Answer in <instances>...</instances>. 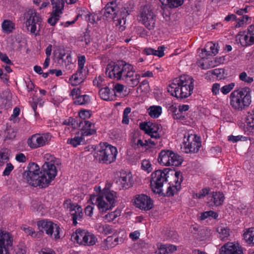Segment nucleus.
Returning a JSON list of instances; mask_svg holds the SVG:
<instances>
[{
    "label": "nucleus",
    "instance_id": "obj_1",
    "mask_svg": "<svg viewBox=\"0 0 254 254\" xmlns=\"http://www.w3.org/2000/svg\"><path fill=\"white\" fill-rule=\"evenodd\" d=\"M194 79L188 75H183L174 79L168 88L172 96L179 99H185L191 95L194 87Z\"/></svg>",
    "mask_w": 254,
    "mask_h": 254
},
{
    "label": "nucleus",
    "instance_id": "obj_2",
    "mask_svg": "<svg viewBox=\"0 0 254 254\" xmlns=\"http://www.w3.org/2000/svg\"><path fill=\"white\" fill-rule=\"evenodd\" d=\"M45 163L42 167L40 174V187L45 188L50 185L57 175L56 165H59V160L54 156L46 154L44 156Z\"/></svg>",
    "mask_w": 254,
    "mask_h": 254
},
{
    "label": "nucleus",
    "instance_id": "obj_3",
    "mask_svg": "<svg viewBox=\"0 0 254 254\" xmlns=\"http://www.w3.org/2000/svg\"><path fill=\"white\" fill-rule=\"evenodd\" d=\"M251 90L249 87H244L233 91L230 95V105L236 111H242L251 104Z\"/></svg>",
    "mask_w": 254,
    "mask_h": 254
},
{
    "label": "nucleus",
    "instance_id": "obj_4",
    "mask_svg": "<svg viewBox=\"0 0 254 254\" xmlns=\"http://www.w3.org/2000/svg\"><path fill=\"white\" fill-rule=\"evenodd\" d=\"M95 198L100 211L105 212L115 206L117 199V193L113 190L105 189L102 196L97 197L95 195L91 196L90 200L92 201Z\"/></svg>",
    "mask_w": 254,
    "mask_h": 254
},
{
    "label": "nucleus",
    "instance_id": "obj_5",
    "mask_svg": "<svg viewBox=\"0 0 254 254\" xmlns=\"http://www.w3.org/2000/svg\"><path fill=\"white\" fill-rule=\"evenodd\" d=\"M118 151L115 147L104 143L94 153L95 159L101 163L110 164L116 159Z\"/></svg>",
    "mask_w": 254,
    "mask_h": 254
},
{
    "label": "nucleus",
    "instance_id": "obj_6",
    "mask_svg": "<svg viewBox=\"0 0 254 254\" xmlns=\"http://www.w3.org/2000/svg\"><path fill=\"white\" fill-rule=\"evenodd\" d=\"M170 172H174L169 168H165L163 170H158L152 173L150 186L154 193L163 194L162 188L164 183L167 182Z\"/></svg>",
    "mask_w": 254,
    "mask_h": 254
},
{
    "label": "nucleus",
    "instance_id": "obj_7",
    "mask_svg": "<svg viewBox=\"0 0 254 254\" xmlns=\"http://www.w3.org/2000/svg\"><path fill=\"white\" fill-rule=\"evenodd\" d=\"M43 19L39 13L35 10L30 9L27 12L26 27L31 34L35 36L40 35V31L43 26Z\"/></svg>",
    "mask_w": 254,
    "mask_h": 254
},
{
    "label": "nucleus",
    "instance_id": "obj_8",
    "mask_svg": "<svg viewBox=\"0 0 254 254\" xmlns=\"http://www.w3.org/2000/svg\"><path fill=\"white\" fill-rule=\"evenodd\" d=\"M130 64L124 61L118 62L116 64H109L106 68V74L111 78L122 80Z\"/></svg>",
    "mask_w": 254,
    "mask_h": 254
},
{
    "label": "nucleus",
    "instance_id": "obj_9",
    "mask_svg": "<svg viewBox=\"0 0 254 254\" xmlns=\"http://www.w3.org/2000/svg\"><path fill=\"white\" fill-rule=\"evenodd\" d=\"M39 166L32 162L29 164L27 169L24 172L23 176L27 182L33 187H40V174Z\"/></svg>",
    "mask_w": 254,
    "mask_h": 254
},
{
    "label": "nucleus",
    "instance_id": "obj_10",
    "mask_svg": "<svg viewBox=\"0 0 254 254\" xmlns=\"http://www.w3.org/2000/svg\"><path fill=\"white\" fill-rule=\"evenodd\" d=\"M139 20L148 30H153L155 25V15L151 6L144 5L141 7Z\"/></svg>",
    "mask_w": 254,
    "mask_h": 254
},
{
    "label": "nucleus",
    "instance_id": "obj_11",
    "mask_svg": "<svg viewBox=\"0 0 254 254\" xmlns=\"http://www.w3.org/2000/svg\"><path fill=\"white\" fill-rule=\"evenodd\" d=\"M37 226L40 230H44L47 235L50 236H52L53 235L55 240L60 239V232L61 230L57 224L52 221L43 220L37 222Z\"/></svg>",
    "mask_w": 254,
    "mask_h": 254
},
{
    "label": "nucleus",
    "instance_id": "obj_12",
    "mask_svg": "<svg viewBox=\"0 0 254 254\" xmlns=\"http://www.w3.org/2000/svg\"><path fill=\"white\" fill-rule=\"evenodd\" d=\"M85 63V58L84 56L78 57V68L75 73L73 74L69 78L71 84L73 86H76L83 81L86 76V71L84 68Z\"/></svg>",
    "mask_w": 254,
    "mask_h": 254
},
{
    "label": "nucleus",
    "instance_id": "obj_13",
    "mask_svg": "<svg viewBox=\"0 0 254 254\" xmlns=\"http://www.w3.org/2000/svg\"><path fill=\"white\" fill-rule=\"evenodd\" d=\"M201 146L200 138L195 135H189L184 140V146L182 148L186 153L197 152Z\"/></svg>",
    "mask_w": 254,
    "mask_h": 254
},
{
    "label": "nucleus",
    "instance_id": "obj_14",
    "mask_svg": "<svg viewBox=\"0 0 254 254\" xmlns=\"http://www.w3.org/2000/svg\"><path fill=\"white\" fill-rule=\"evenodd\" d=\"M86 127L83 128L84 126L82 127L81 136H75L74 137L67 140V143L71 144L73 147H76L79 145L81 142L83 141V136H88L94 134L96 130L92 128V124L89 121H84Z\"/></svg>",
    "mask_w": 254,
    "mask_h": 254
},
{
    "label": "nucleus",
    "instance_id": "obj_15",
    "mask_svg": "<svg viewBox=\"0 0 254 254\" xmlns=\"http://www.w3.org/2000/svg\"><path fill=\"white\" fill-rule=\"evenodd\" d=\"M11 235L0 228V254H9V248L12 246Z\"/></svg>",
    "mask_w": 254,
    "mask_h": 254
},
{
    "label": "nucleus",
    "instance_id": "obj_16",
    "mask_svg": "<svg viewBox=\"0 0 254 254\" xmlns=\"http://www.w3.org/2000/svg\"><path fill=\"white\" fill-rule=\"evenodd\" d=\"M51 135L48 133L42 135L35 134L28 138L27 144L32 148H37L45 145L51 140Z\"/></svg>",
    "mask_w": 254,
    "mask_h": 254
},
{
    "label": "nucleus",
    "instance_id": "obj_17",
    "mask_svg": "<svg viewBox=\"0 0 254 254\" xmlns=\"http://www.w3.org/2000/svg\"><path fill=\"white\" fill-rule=\"evenodd\" d=\"M134 204L136 207L145 211L150 210L153 206V200L149 196L144 194L136 195Z\"/></svg>",
    "mask_w": 254,
    "mask_h": 254
},
{
    "label": "nucleus",
    "instance_id": "obj_18",
    "mask_svg": "<svg viewBox=\"0 0 254 254\" xmlns=\"http://www.w3.org/2000/svg\"><path fill=\"white\" fill-rule=\"evenodd\" d=\"M134 72L133 66L130 64L122 79L128 86L132 87L137 85L140 77L138 74H134Z\"/></svg>",
    "mask_w": 254,
    "mask_h": 254
},
{
    "label": "nucleus",
    "instance_id": "obj_19",
    "mask_svg": "<svg viewBox=\"0 0 254 254\" xmlns=\"http://www.w3.org/2000/svg\"><path fill=\"white\" fill-rule=\"evenodd\" d=\"M119 9L116 0L108 3L105 7L102 10V12H104L103 15L106 17L107 20H115L117 17Z\"/></svg>",
    "mask_w": 254,
    "mask_h": 254
},
{
    "label": "nucleus",
    "instance_id": "obj_20",
    "mask_svg": "<svg viewBox=\"0 0 254 254\" xmlns=\"http://www.w3.org/2000/svg\"><path fill=\"white\" fill-rule=\"evenodd\" d=\"M67 208L69 209V213L72 216V220L73 225L77 224V221H81L83 213L82 207L75 203H69L67 204Z\"/></svg>",
    "mask_w": 254,
    "mask_h": 254
},
{
    "label": "nucleus",
    "instance_id": "obj_21",
    "mask_svg": "<svg viewBox=\"0 0 254 254\" xmlns=\"http://www.w3.org/2000/svg\"><path fill=\"white\" fill-rule=\"evenodd\" d=\"M219 254H244L243 249L238 244L228 243L223 245L219 250Z\"/></svg>",
    "mask_w": 254,
    "mask_h": 254
},
{
    "label": "nucleus",
    "instance_id": "obj_22",
    "mask_svg": "<svg viewBox=\"0 0 254 254\" xmlns=\"http://www.w3.org/2000/svg\"><path fill=\"white\" fill-rule=\"evenodd\" d=\"M252 37L248 31H241L236 37L237 43H240L243 47L251 46L254 44L253 40H251Z\"/></svg>",
    "mask_w": 254,
    "mask_h": 254
},
{
    "label": "nucleus",
    "instance_id": "obj_23",
    "mask_svg": "<svg viewBox=\"0 0 254 254\" xmlns=\"http://www.w3.org/2000/svg\"><path fill=\"white\" fill-rule=\"evenodd\" d=\"M120 189H127L132 186V178L130 173H123L117 181Z\"/></svg>",
    "mask_w": 254,
    "mask_h": 254
},
{
    "label": "nucleus",
    "instance_id": "obj_24",
    "mask_svg": "<svg viewBox=\"0 0 254 254\" xmlns=\"http://www.w3.org/2000/svg\"><path fill=\"white\" fill-rule=\"evenodd\" d=\"M12 94L9 90H5L0 93V106L5 109L12 106Z\"/></svg>",
    "mask_w": 254,
    "mask_h": 254
},
{
    "label": "nucleus",
    "instance_id": "obj_25",
    "mask_svg": "<svg viewBox=\"0 0 254 254\" xmlns=\"http://www.w3.org/2000/svg\"><path fill=\"white\" fill-rule=\"evenodd\" d=\"M207 203L210 206H219L221 205L224 199V194L220 192H213L211 195L208 198Z\"/></svg>",
    "mask_w": 254,
    "mask_h": 254
},
{
    "label": "nucleus",
    "instance_id": "obj_26",
    "mask_svg": "<svg viewBox=\"0 0 254 254\" xmlns=\"http://www.w3.org/2000/svg\"><path fill=\"white\" fill-rule=\"evenodd\" d=\"M243 232L245 242L249 246L254 247V227L245 228Z\"/></svg>",
    "mask_w": 254,
    "mask_h": 254
},
{
    "label": "nucleus",
    "instance_id": "obj_27",
    "mask_svg": "<svg viewBox=\"0 0 254 254\" xmlns=\"http://www.w3.org/2000/svg\"><path fill=\"white\" fill-rule=\"evenodd\" d=\"M171 150H162L159 153L158 158V162L164 166H170V157Z\"/></svg>",
    "mask_w": 254,
    "mask_h": 254
},
{
    "label": "nucleus",
    "instance_id": "obj_28",
    "mask_svg": "<svg viewBox=\"0 0 254 254\" xmlns=\"http://www.w3.org/2000/svg\"><path fill=\"white\" fill-rule=\"evenodd\" d=\"M118 240V237L114 238L112 236L108 237L101 243L100 247L103 250H109L115 247L117 245Z\"/></svg>",
    "mask_w": 254,
    "mask_h": 254
},
{
    "label": "nucleus",
    "instance_id": "obj_29",
    "mask_svg": "<svg viewBox=\"0 0 254 254\" xmlns=\"http://www.w3.org/2000/svg\"><path fill=\"white\" fill-rule=\"evenodd\" d=\"M165 49L164 46H159L157 50L148 48L144 50L143 53L146 55H153L161 58L164 55V51Z\"/></svg>",
    "mask_w": 254,
    "mask_h": 254
},
{
    "label": "nucleus",
    "instance_id": "obj_30",
    "mask_svg": "<svg viewBox=\"0 0 254 254\" xmlns=\"http://www.w3.org/2000/svg\"><path fill=\"white\" fill-rule=\"evenodd\" d=\"M79 116L80 119L77 120V126L82 128V127L84 126L83 128H85L86 126L84 123L86 119H88L91 116V113L89 111L83 110L81 111L79 113Z\"/></svg>",
    "mask_w": 254,
    "mask_h": 254
},
{
    "label": "nucleus",
    "instance_id": "obj_31",
    "mask_svg": "<svg viewBox=\"0 0 254 254\" xmlns=\"http://www.w3.org/2000/svg\"><path fill=\"white\" fill-rule=\"evenodd\" d=\"M52 5L53 12L62 14L64 6V0H51Z\"/></svg>",
    "mask_w": 254,
    "mask_h": 254
},
{
    "label": "nucleus",
    "instance_id": "obj_32",
    "mask_svg": "<svg viewBox=\"0 0 254 254\" xmlns=\"http://www.w3.org/2000/svg\"><path fill=\"white\" fill-rule=\"evenodd\" d=\"M84 230H77L75 233H73L71 235V240L74 242H76L77 244L82 245L84 239V235L86 234Z\"/></svg>",
    "mask_w": 254,
    "mask_h": 254
},
{
    "label": "nucleus",
    "instance_id": "obj_33",
    "mask_svg": "<svg viewBox=\"0 0 254 254\" xmlns=\"http://www.w3.org/2000/svg\"><path fill=\"white\" fill-rule=\"evenodd\" d=\"M214 75L217 78L222 79L226 78L227 74L225 73V70L223 68H216L208 71L205 74L206 77Z\"/></svg>",
    "mask_w": 254,
    "mask_h": 254
},
{
    "label": "nucleus",
    "instance_id": "obj_34",
    "mask_svg": "<svg viewBox=\"0 0 254 254\" xmlns=\"http://www.w3.org/2000/svg\"><path fill=\"white\" fill-rule=\"evenodd\" d=\"M183 161V159L182 156L171 151L170 157V166H179L182 164Z\"/></svg>",
    "mask_w": 254,
    "mask_h": 254
},
{
    "label": "nucleus",
    "instance_id": "obj_35",
    "mask_svg": "<svg viewBox=\"0 0 254 254\" xmlns=\"http://www.w3.org/2000/svg\"><path fill=\"white\" fill-rule=\"evenodd\" d=\"M217 45L212 42H208L205 48L202 49V52H206V55H210L211 54L216 55L218 53Z\"/></svg>",
    "mask_w": 254,
    "mask_h": 254
},
{
    "label": "nucleus",
    "instance_id": "obj_36",
    "mask_svg": "<svg viewBox=\"0 0 254 254\" xmlns=\"http://www.w3.org/2000/svg\"><path fill=\"white\" fill-rule=\"evenodd\" d=\"M247 8L246 7L244 8L239 9L235 11L237 14L242 16V17L239 18L240 21L236 25V26H238L239 27L241 24H243L248 20L249 18V16L246 15H244L245 13L247 12Z\"/></svg>",
    "mask_w": 254,
    "mask_h": 254
},
{
    "label": "nucleus",
    "instance_id": "obj_37",
    "mask_svg": "<svg viewBox=\"0 0 254 254\" xmlns=\"http://www.w3.org/2000/svg\"><path fill=\"white\" fill-rule=\"evenodd\" d=\"M96 241L97 239L93 234L86 232L82 245L93 246L95 244Z\"/></svg>",
    "mask_w": 254,
    "mask_h": 254
},
{
    "label": "nucleus",
    "instance_id": "obj_38",
    "mask_svg": "<svg viewBox=\"0 0 254 254\" xmlns=\"http://www.w3.org/2000/svg\"><path fill=\"white\" fill-rule=\"evenodd\" d=\"M148 111L151 118H157L162 113V108L159 106H153L149 108Z\"/></svg>",
    "mask_w": 254,
    "mask_h": 254
},
{
    "label": "nucleus",
    "instance_id": "obj_39",
    "mask_svg": "<svg viewBox=\"0 0 254 254\" xmlns=\"http://www.w3.org/2000/svg\"><path fill=\"white\" fill-rule=\"evenodd\" d=\"M2 28L4 32L10 33L15 28V25L9 20H4L2 23Z\"/></svg>",
    "mask_w": 254,
    "mask_h": 254
},
{
    "label": "nucleus",
    "instance_id": "obj_40",
    "mask_svg": "<svg viewBox=\"0 0 254 254\" xmlns=\"http://www.w3.org/2000/svg\"><path fill=\"white\" fill-rule=\"evenodd\" d=\"M111 91L108 87L102 88L99 91V95L101 99L104 100H110L112 98L110 97Z\"/></svg>",
    "mask_w": 254,
    "mask_h": 254
},
{
    "label": "nucleus",
    "instance_id": "obj_41",
    "mask_svg": "<svg viewBox=\"0 0 254 254\" xmlns=\"http://www.w3.org/2000/svg\"><path fill=\"white\" fill-rule=\"evenodd\" d=\"M217 232L219 235V237L222 240L227 239L230 235V230L227 228L222 227H218L217 228Z\"/></svg>",
    "mask_w": 254,
    "mask_h": 254
},
{
    "label": "nucleus",
    "instance_id": "obj_42",
    "mask_svg": "<svg viewBox=\"0 0 254 254\" xmlns=\"http://www.w3.org/2000/svg\"><path fill=\"white\" fill-rule=\"evenodd\" d=\"M90 102L89 96L87 95H80L74 103L76 105H85Z\"/></svg>",
    "mask_w": 254,
    "mask_h": 254
},
{
    "label": "nucleus",
    "instance_id": "obj_43",
    "mask_svg": "<svg viewBox=\"0 0 254 254\" xmlns=\"http://www.w3.org/2000/svg\"><path fill=\"white\" fill-rule=\"evenodd\" d=\"M61 14L56 13V12H52L51 16L48 19V22L52 26H54L57 22L59 20L60 15Z\"/></svg>",
    "mask_w": 254,
    "mask_h": 254
},
{
    "label": "nucleus",
    "instance_id": "obj_44",
    "mask_svg": "<svg viewBox=\"0 0 254 254\" xmlns=\"http://www.w3.org/2000/svg\"><path fill=\"white\" fill-rule=\"evenodd\" d=\"M21 229L25 232V233L32 237L35 238L37 235V233H36L31 227L24 225L21 226Z\"/></svg>",
    "mask_w": 254,
    "mask_h": 254
},
{
    "label": "nucleus",
    "instance_id": "obj_45",
    "mask_svg": "<svg viewBox=\"0 0 254 254\" xmlns=\"http://www.w3.org/2000/svg\"><path fill=\"white\" fill-rule=\"evenodd\" d=\"M170 109L173 113H174L173 118L174 119L184 120L185 119V116L183 115L182 113L179 112L176 107L172 106L170 107Z\"/></svg>",
    "mask_w": 254,
    "mask_h": 254
},
{
    "label": "nucleus",
    "instance_id": "obj_46",
    "mask_svg": "<svg viewBox=\"0 0 254 254\" xmlns=\"http://www.w3.org/2000/svg\"><path fill=\"white\" fill-rule=\"evenodd\" d=\"M99 231L105 235L112 234L113 232V229L108 225H100L98 228Z\"/></svg>",
    "mask_w": 254,
    "mask_h": 254
},
{
    "label": "nucleus",
    "instance_id": "obj_47",
    "mask_svg": "<svg viewBox=\"0 0 254 254\" xmlns=\"http://www.w3.org/2000/svg\"><path fill=\"white\" fill-rule=\"evenodd\" d=\"M210 216L214 219H216L218 217V214H217V213L213 211H208L202 213L200 216V218L201 220H204L206 218Z\"/></svg>",
    "mask_w": 254,
    "mask_h": 254
},
{
    "label": "nucleus",
    "instance_id": "obj_48",
    "mask_svg": "<svg viewBox=\"0 0 254 254\" xmlns=\"http://www.w3.org/2000/svg\"><path fill=\"white\" fill-rule=\"evenodd\" d=\"M131 146L134 148L143 147L146 149V143L144 142L141 139H138L135 142V138H133L131 140Z\"/></svg>",
    "mask_w": 254,
    "mask_h": 254
},
{
    "label": "nucleus",
    "instance_id": "obj_49",
    "mask_svg": "<svg viewBox=\"0 0 254 254\" xmlns=\"http://www.w3.org/2000/svg\"><path fill=\"white\" fill-rule=\"evenodd\" d=\"M120 215L119 213H117L116 211L111 212L110 213L106 214L104 218L107 222H111L115 220L117 217H118Z\"/></svg>",
    "mask_w": 254,
    "mask_h": 254
},
{
    "label": "nucleus",
    "instance_id": "obj_50",
    "mask_svg": "<svg viewBox=\"0 0 254 254\" xmlns=\"http://www.w3.org/2000/svg\"><path fill=\"white\" fill-rule=\"evenodd\" d=\"M234 83H231L229 84L223 86L221 89V91L223 94H227L229 93L234 87Z\"/></svg>",
    "mask_w": 254,
    "mask_h": 254
},
{
    "label": "nucleus",
    "instance_id": "obj_51",
    "mask_svg": "<svg viewBox=\"0 0 254 254\" xmlns=\"http://www.w3.org/2000/svg\"><path fill=\"white\" fill-rule=\"evenodd\" d=\"M209 190L207 188H204L202 189L198 193H196L194 194L193 195L194 198H201L206 195H207L209 193Z\"/></svg>",
    "mask_w": 254,
    "mask_h": 254
},
{
    "label": "nucleus",
    "instance_id": "obj_52",
    "mask_svg": "<svg viewBox=\"0 0 254 254\" xmlns=\"http://www.w3.org/2000/svg\"><path fill=\"white\" fill-rule=\"evenodd\" d=\"M173 171H174L173 173H172L171 172H170L171 173V175H173V173H175L174 175L176 178L175 182L176 184L178 185V186H180L181 182L183 181V176L182 173L180 171L175 172L174 170Z\"/></svg>",
    "mask_w": 254,
    "mask_h": 254
},
{
    "label": "nucleus",
    "instance_id": "obj_53",
    "mask_svg": "<svg viewBox=\"0 0 254 254\" xmlns=\"http://www.w3.org/2000/svg\"><path fill=\"white\" fill-rule=\"evenodd\" d=\"M240 79L243 81L247 83H252L254 79L252 77L248 76L247 73L245 72L241 73L239 75Z\"/></svg>",
    "mask_w": 254,
    "mask_h": 254
},
{
    "label": "nucleus",
    "instance_id": "obj_54",
    "mask_svg": "<svg viewBox=\"0 0 254 254\" xmlns=\"http://www.w3.org/2000/svg\"><path fill=\"white\" fill-rule=\"evenodd\" d=\"M20 109L15 107L13 111V114L10 117V120L13 121V123H15L19 122V119L17 118L18 116L19 115Z\"/></svg>",
    "mask_w": 254,
    "mask_h": 254
},
{
    "label": "nucleus",
    "instance_id": "obj_55",
    "mask_svg": "<svg viewBox=\"0 0 254 254\" xmlns=\"http://www.w3.org/2000/svg\"><path fill=\"white\" fill-rule=\"evenodd\" d=\"M247 124L249 129L254 130V115H251L247 117Z\"/></svg>",
    "mask_w": 254,
    "mask_h": 254
},
{
    "label": "nucleus",
    "instance_id": "obj_56",
    "mask_svg": "<svg viewBox=\"0 0 254 254\" xmlns=\"http://www.w3.org/2000/svg\"><path fill=\"white\" fill-rule=\"evenodd\" d=\"M178 186V185H176L175 186H173V187L171 186L168 187L166 195L167 196H173L175 193V190H176L177 191L179 190V189L177 188Z\"/></svg>",
    "mask_w": 254,
    "mask_h": 254
},
{
    "label": "nucleus",
    "instance_id": "obj_57",
    "mask_svg": "<svg viewBox=\"0 0 254 254\" xmlns=\"http://www.w3.org/2000/svg\"><path fill=\"white\" fill-rule=\"evenodd\" d=\"M157 254H168L166 245H158V250L156 251Z\"/></svg>",
    "mask_w": 254,
    "mask_h": 254
},
{
    "label": "nucleus",
    "instance_id": "obj_58",
    "mask_svg": "<svg viewBox=\"0 0 254 254\" xmlns=\"http://www.w3.org/2000/svg\"><path fill=\"white\" fill-rule=\"evenodd\" d=\"M150 122L148 123H142L140 124L139 127L140 128L145 131V133L147 134L149 133V130L150 129Z\"/></svg>",
    "mask_w": 254,
    "mask_h": 254
},
{
    "label": "nucleus",
    "instance_id": "obj_59",
    "mask_svg": "<svg viewBox=\"0 0 254 254\" xmlns=\"http://www.w3.org/2000/svg\"><path fill=\"white\" fill-rule=\"evenodd\" d=\"M160 125L156 124H153L151 123L150 126V129L149 130V133H153L155 132H158L160 129Z\"/></svg>",
    "mask_w": 254,
    "mask_h": 254
},
{
    "label": "nucleus",
    "instance_id": "obj_60",
    "mask_svg": "<svg viewBox=\"0 0 254 254\" xmlns=\"http://www.w3.org/2000/svg\"><path fill=\"white\" fill-rule=\"evenodd\" d=\"M8 159L7 154L4 152H0V166L3 165Z\"/></svg>",
    "mask_w": 254,
    "mask_h": 254
},
{
    "label": "nucleus",
    "instance_id": "obj_61",
    "mask_svg": "<svg viewBox=\"0 0 254 254\" xmlns=\"http://www.w3.org/2000/svg\"><path fill=\"white\" fill-rule=\"evenodd\" d=\"M0 59L4 63L8 64H12V62L9 59L8 57L5 54H3L0 52Z\"/></svg>",
    "mask_w": 254,
    "mask_h": 254
},
{
    "label": "nucleus",
    "instance_id": "obj_62",
    "mask_svg": "<svg viewBox=\"0 0 254 254\" xmlns=\"http://www.w3.org/2000/svg\"><path fill=\"white\" fill-rule=\"evenodd\" d=\"M141 167L143 170L148 171V172L151 171V165L148 160H144L142 161Z\"/></svg>",
    "mask_w": 254,
    "mask_h": 254
},
{
    "label": "nucleus",
    "instance_id": "obj_63",
    "mask_svg": "<svg viewBox=\"0 0 254 254\" xmlns=\"http://www.w3.org/2000/svg\"><path fill=\"white\" fill-rule=\"evenodd\" d=\"M32 207L34 210L37 211H40L43 209V206L35 200L32 202Z\"/></svg>",
    "mask_w": 254,
    "mask_h": 254
},
{
    "label": "nucleus",
    "instance_id": "obj_64",
    "mask_svg": "<svg viewBox=\"0 0 254 254\" xmlns=\"http://www.w3.org/2000/svg\"><path fill=\"white\" fill-rule=\"evenodd\" d=\"M184 0H171L172 8L178 7L183 4Z\"/></svg>",
    "mask_w": 254,
    "mask_h": 254
}]
</instances>
